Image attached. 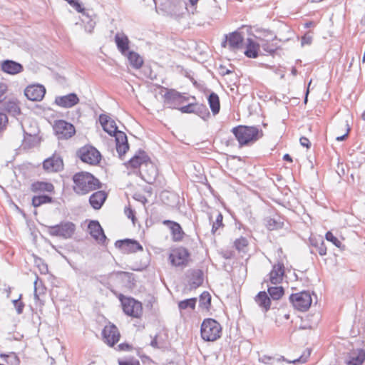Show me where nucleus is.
Returning <instances> with one entry per match:
<instances>
[{"instance_id": "1", "label": "nucleus", "mask_w": 365, "mask_h": 365, "mask_svg": "<svg viewBox=\"0 0 365 365\" xmlns=\"http://www.w3.org/2000/svg\"><path fill=\"white\" fill-rule=\"evenodd\" d=\"M99 121L105 132L114 136L116 142V150L120 157L123 155L129 148L127 136L125 133L118 130L114 120L106 114L99 116Z\"/></svg>"}, {"instance_id": "2", "label": "nucleus", "mask_w": 365, "mask_h": 365, "mask_svg": "<svg viewBox=\"0 0 365 365\" xmlns=\"http://www.w3.org/2000/svg\"><path fill=\"white\" fill-rule=\"evenodd\" d=\"M73 191L79 195H84L101 187V182L88 172H79L73 176Z\"/></svg>"}, {"instance_id": "3", "label": "nucleus", "mask_w": 365, "mask_h": 365, "mask_svg": "<svg viewBox=\"0 0 365 365\" xmlns=\"http://www.w3.org/2000/svg\"><path fill=\"white\" fill-rule=\"evenodd\" d=\"M232 133L240 146L255 142L262 135V132L254 126L239 125L232 128Z\"/></svg>"}, {"instance_id": "4", "label": "nucleus", "mask_w": 365, "mask_h": 365, "mask_svg": "<svg viewBox=\"0 0 365 365\" xmlns=\"http://www.w3.org/2000/svg\"><path fill=\"white\" fill-rule=\"evenodd\" d=\"M200 334L204 341H214L220 337L222 327L213 319H205L201 324Z\"/></svg>"}, {"instance_id": "5", "label": "nucleus", "mask_w": 365, "mask_h": 365, "mask_svg": "<svg viewBox=\"0 0 365 365\" xmlns=\"http://www.w3.org/2000/svg\"><path fill=\"white\" fill-rule=\"evenodd\" d=\"M52 126L54 134L58 140L69 139L76 133L73 125L64 120H55Z\"/></svg>"}, {"instance_id": "6", "label": "nucleus", "mask_w": 365, "mask_h": 365, "mask_svg": "<svg viewBox=\"0 0 365 365\" xmlns=\"http://www.w3.org/2000/svg\"><path fill=\"white\" fill-rule=\"evenodd\" d=\"M76 226L73 222H64L55 226L48 227V233L51 235L61 237L64 239L71 238L74 234Z\"/></svg>"}, {"instance_id": "7", "label": "nucleus", "mask_w": 365, "mask_h": 365, "mask_svg": "<svg viewBox=\"0 0 365 365\" xmlns=\"http://www.w3.org/2000/svg\"><path fill=\"white\" fill-rule=\"evenodd\" d=\"M289 299L294 308L302 312L307 311L312 302L310 293L306 291L293 294Z\"/></svg>"}, {"instance_id": "8", "label": "nucleus", "mask_w": 365, "mask_h": 365, "mask_svg": "<svg viewBox=\"0 0 365 365\" xmlns=\"http://www.w3.org/2000/svg\"><path fill=\"white\" fill-rule=\"evenodd\" d=\"M78 155L83 162L91 165L98 164L101 158L100 152L91 145H86L81 148L78 150Z\"/></svg>"}, {"instance_id": "9", "label": "nucleus", "mask_w": 365, "mask_h": 365, "mask_svg": "<svg viewBox=\"0 0 365 365\" xmlns=\"http://www.w3.org/2000/svg\"><path fill=\"white\" fill-rule=\"evenodd\" d=\"M121 301L123 309L125 314L135 318H139L142 315L143 307L140 302L133 298H125Z\"/></svg>"}, {"instance_id": "10", "label": "nucleus", "mask_w": 365, "mask_h": 365, "mask_svg": "<svg viewBox=\"0 0 365 365\" xmlns=\"http://www.w3.org/2000/svg\"><path fill=\"white\" fill-rule=\"evenodd\" d=\"M165 105L168 108H178V106L188 101V98L174 90L168 91L164 95Z\"/></svg>"}, {"instance_id": "11", "label": "nucleus", "mask_w": 365, "mask_h": 365, "mask_svg": "<svg viewBox=\"0 0 365 365\" xmlns=\"http://www.w3.org/2000/svg\"><path fill=\"white\" fill-rule=\"evenodd\" d=\"M103 341L110 346H113L120 339V333L118 328L109 323L102 331Z\"/></svg>"}, {"instance_id": "12", "label": "nucleus", "mask_w": 365, "mask_h": 365, "mask_svg": "<svg viewBox=\"0 0 365 365\" xmlns=\"http://www.w3.org/2000/svg\"><path fill=\"white\" fill-rule=\"evenodd\" d=\"M189 253L183 247H178L172 251L169 259L173 265L175 267L185 266L188 262Z\"/></svg>"}, {"instance_id": "13", "label": "nucleus", "mask_w": 365, "mask_h": 365, "mask_svg": "<svg viewBox=\"0 0 365 365\" xmlns=\"http://www.w3.org/2000/svg\"><path fill=\"white\" fill-rule=\"evenodd\" d=\"M256 38L259 40V46H262L264 51L269 53L274 52L277 45L270 42L276 38L274 34L269 31H264Z\"/></svg>"}, {"instance_id": "14", "label": "nucleus", "mask_w": 365, "mask_h": 365, "mask_svg": "<svg viewBox=\"0 0 365 365\" xmlns=\"http://www.w3.org/2000/svg\"><path fill=\"white\" fill-rule=\"evenodd\" d=\"M284 276V266L282 262H278L273 265L272 270L268 274V279L264 280V283L277 285L282 283Z\"/></svg>"}, {"instance_id": "15", "label": "nucleus", "mask_w": 365, "mask_h": 365, "mask_svg": "<svg viewBox=\"0 0 365 365\" xmlns=\"http://www.w3.org/2000/svg\"><path fill=\"white\" fill-rule=\"evenodd\" d=\"M54 103L59 107L70 108L79 103V98L76 93H71L65 96H56Z\"/></svg>"}, {"instance_id": "16", "label": "nucleus", "mask_w": 365, "mask_h": 365, "mask_svg": "<svg viewBox=\"0 0 365 365\" xmlns=\"http://www.w3.org/2000/svg\"><path fill=\"white\" fill-rule=\"evenodd\" d=\"M46 93V89L43 86L30 85L24 91V94L28 99L33 101H38L43 99Z\"/></svg>"}, {"instance_id": "17", "label": "nucleus", "mask_w": 365, "mask_h": 365, "mask_svg": "<svg viewBox=\"0 0 365 365\" xmlns=\"http://www.w3.org/2000/svg\"><path fill=\"white\" fill-rule=\"evenodd\" d=\"M115 245L123 252L133 253L143 250V247L137 241L129 239L118 240Z\"/></svg>"}, {"instance_id": "18", "label": "nucleus", "mask_w": 365, "mask_h": 365, "mask_svg": "<svg viewBox=\"0 0 365 365\" xmlns=\"http://www.w3.org/2000/svg\"><path fill=\"white\" fill-rule=\"evenodd\" d=\"M88 230L91 237L98 243L104 244L106 242V237L98 221H91L88 225Z\"/></svg>"}, {"instance_id": "19", "label": "nucleus", "mask_w": 365, "mask_h": 365, "mask_svg": "<svg viewBox=\"0 0 365 365\" xmlns=\"http://www.w3.org/2000/svg\"><path fill=\"white\" fill-rule=\"evenodd\" d=\"M140 173L142 178L148 183H150L151 181L155 180V177L157 176V168L155 165L150 161L149 157L145 162L141 171H140Z\"/></svg>"}, {"instance_id": "20", "label": "nucleus", "mask_w": 365, "mask_h": 365, "mask_svg": "<svg viewBox=\"0 0 365 365\" xmlns=\"http://www.w3.org/2000/svg\"><path fill=\"white\" fill-rule=\"evenodd\" d=\"M0 66L4 73L12 76L21 73L24 71V66L21 63L12 60L2 61Z\"/></svg>"}, {"instance_id": "21", "label": "nucleus", "mask_w": 365, "mask_h": 365, "mask_svg": "<svg viewBox=\"0 0 365 365\" xmlns=\"http://www.w3.org/2000/svg\"><path fill=\"white\" fill-rule=\"evenodd\" d=\"M225 38L226 40L222 43V46H225L227 42L231 50H237L242 48L244 38L240 33L235 31L229 36H226Z\"/></svg>"}, {"instance_id": "22", "label": "nucleus", "mask_w": 365, "mask_h": 365, "mask_svg": "<svg viewBox=\"0 0 365 365\" xmlns=\"http://www.w3.org/2000/svg\"><path fill=\"white\" fill-rule=\"evenodd\" d=\"M163 223L170 228L172 234V239L174 242H180L182 240L185 233L180 224L168 220H164Z\"/></svg>"}, {"instance_id": "23", "label": "nucleus", "mask_w": 365, "mask_h": 365, "mask_svg": "<svg viewBox=\"0 0 365 365\" xmlns=\"http://www.w3.org/2000/svg\"><path fill=\"white\" fill-rule=\"evenodd\" d=\"M63 168V160L58 154L55 153L51 157L47 158V172H59Z\"/></svg>"}, {"instance_id": "24", "label": "nucleus", "mask_w": 365, "mask_h": 365, "mask_svg": "<svg viewBox=\"0 0 365 365\" xmlns=\"http://www.w3.org/2000/svg\"><path fill=\"white\" fill-rule=\"evenodd\" d=\"M106 198L107 194L106 192L100 190L91 195L89 202L93 209L98 210L102 207Z\"/></svg>"}, {"instance_id": "25", "label": "nucleus", "mask_w": 365, "mask_h": 365, "mask_svg": "<svg viewBox=\"0 0 365 365\" xmlns=\"http://www.w3.org/2000/svg\"><path fill=\"white\" fill-rule=\"evenodd\" d=\"M148 156L144 151H139L138 154L133 156L128 162V165L133 168H140L141 171L145 162L147 160Z\"/></svg>"}, {"instance_id": "26", "label": "nucleus", "mask_w": 365, "mask_h": 365, "mask_svg": "<svg viewBox=\"0 0 365 365\" xmlns=\"http://www.w3.org/2000/svg\"><path fill=\"white\" fill-rule=\"evenodd\" d=\"M115 42L119 51L125 55L129 48V40L124 34L118 33L115 36Z\"/></svg>"}, {"instance_id": "27", "label": "nucleus", "mask_w": 365, "mask_h": 365, "mask_svg": "<svg viewBox=\"0 0 365 365\" xmlns=\"http://www.w3.org/2000/svg\"><path fill=\"white\" fill-rule=\"evenodd\" d=\"M259 43L254 41L252 38H247L245 54L248 58H255L258 56Z\"/></svg>"}, {"instance_id": "28", "label": "nucleus", "mask_w": 365, "mask_h": 365, "mask_svg": "<svg viewBox=\"0 0 365 365\" xmlns=\"http://www.w3.org/2000/svg\"><path fill=\"white\" fill-rule=\"evenodd\" d=\"M365 360V351L362 349L353 351L349 356L348 365H361Z\"/></svg>"}, {"instance_id": "29", "label": "nucleus", "mask_w": 365, "mask_h": 365, "mask_svg": "<svg viewBox=\"0 0 365 365\" xmlns=\"http://www.w3.org/2000/svg\"><path fill=\"white\" fill-rule=\"evenodd\" d=\"M255 302L264 312H267L271 305V301L265 292H260L255 297Z\"/></svg>"}, {"instance_id": "30", "label": "nucleus", "mask_w": 365, "mask_h": 365, "mask_svg": "<svg viewBox=\"0 0 365 365\" xmlns=\"http://www.w3.org/2000/svg\"><path fill=\"white\" fill-rule=\"evenodd\" d=\"M208 103L213 115L217 114L220 108L218 96L215 93H210L208 96Z\"/></svg>"}, {"instance_id": "31", "label": "nucleus", "mask_w": 365, "mask_h": 365, "mask_svg": "<svg viewBox=\"0 0 365 365\" xmlns=\"http://www.w3.org/2000/svg\"><path fill=\"white\" fill-rule=\"evenodd\" d=\"M128 59L131 66L135 68H140L143 63L142 57L138 53L133 51L128 52Z\"/></svg>"}, {"instance_id": "32", "label": "nucleus", "mask_w": 365, "mask_h": 365, "mask_svg": "<svg viewBox=\"0 0 365 365\" xmlns=\"http://www.w3.org/2000/svg\"><path fill=\"white\" fill-rule=\"evenodd\" d=\"M40 144V140L36 135H27L24 137L22 143L24 149H30L32 147L37 146Z\"/></svg>"}, {"instance_id": "33", "label": "nucleus", "mask_w": 365, "mask_h": 365, "mask_svg": "<svg viewBox=\"0 0 365 365\" xmlns=\"http://www.w3.org/2000/svg\"><path fill=\"white\" fill-rule=\"evenodd\" d=\"M81 13L83 17L82 19V21L85 24L86 31L90 34L92 33L95 28L96 22L92 19H91L88 14H86L84 9H83V11Z\"/></svg>"}, {"instance_id": "34", "label": "nucleus", "mask_w": 365, "mask_h": 365, "mask_svg": "<svg viewBox=\"0 0 365 365\" xmlns=\"http://www.w3.org/2000/svg\"><path fill=\"white\" fill-rule=\"evenodd\" d=\"M211 304V296L209 292H202L199 299V307L202 309L208 310Z\"/></svg>"}, {"instance_id": "35", "label": "nucleus", "mask_w": 365, "mask_h": 365, "mask_svg": "<svg viewBox=\"0 0 365 365\" xmlns=\"http://www.w3.org/2000/svg\"><path fill=\"white\" fill-rule=\"evenodd\" d=\"M203 282V274L200 270L192 272V276L190 280V285L192 287L196 288L202 284Z\"/></svg>"}, {"instance_id": "36", "label": "nucleus", "mask_w": 365, "mask_h": 365, "mask_svg": "<svg viewBox=\"0 0 365 365\" xmlns=\"http://www.w3.org/2000/svg\"><path fill=\"white\" fill-rule=\"evenodd\" d=\"M267 286L268 287V292L270 297L274 300H277L280 299L282 295L284 294V289L281 286H276V287H269V284H267Z\"/></svg>"}, {"instance_id": "37", "label": "nucleus", "mask_w": 365, "mask_h": 365, "mask_svg": "<svg viewBox=\"0 0 365 365\" xmlns=\"http://www.w3.org/2000/svg\"><path fill=\"white\" fill-rule=\"evenodd\" d=\"M196 302V298H190L182 300L178 302V308L180 310H185L187 309H190L191 310H193L195 308Z\"/></svg>"}, {"instance_id": "38", "label": "nucleus", "mask_w": 365, "mask_h": 365, "mask_svg": "<svg viewBox=\"0 0 365 365\" xmlns=\"http://www.w3.org/2000/svg\"><path fill=\"white\" fill-rule=\"evenodd\" d=\"M6 110L14 116L20 115V108L18 104L14 101H9L6 104Z\"/></svg>"}, {"instance_id": "39", "label": "nucleus", "mask_w": 365, "mask_h": 365, "mask_svg": "<svg viewBox=\"0 0 365 365\" xmlns=\"http://www.w3.org/2000/svg\"><path fill=\"white\" fill-rule=\"evenodd\" d=\"M247 245L248 242L245 237H241L235 241V247L240 252H245Z\"/></svg>"}, {"instance_id": "40", "label": "nucleus", "mask_w": 365, "mask_h": 365, "mask_svg": "<svg viewBox=\"0 0 365 365\" xmlns=\"http://www.w3.org/2000/svg\"><path fill=\"white\" fill-rule=\"evenodd\" d=\"M195 110L196 111H195L194 113L197 114L204 120H205L210 115V113L205 105L197 103V106H195Z\"/></svg>"}, {"instance_id": "41", "label": "nucleus", "mask_w": 365, "mask_h": 365, "mask_svg": "<svg viewBox=\"0 0 365 365\" xmlns=\"http://www.w3.org/2000/svg\"><path fill=\"white\" fill-rule=\"evenodd\" d=\"M310 356V351L308 350L307 351V353H304L300 357L296 359H294L292 361H287L284 359V356H280L279 358L277 359V361H287L288 363H297V362H300V363H305L307 361V359Z\"/></svg>"}, {"instance_id": "42", "label": "nucleus", "mask_w": 365, "mask_h": 365, "mask_svg": "<svg viewBox=\"0 0 365 365\" xmlns=\"http://www.w3.org/2000/svg\"><path fill=\"white\" fill-rule=\"evenodd\" d=\"M31 190L34 193H40L46 190V183L43 182H36L31 185Z\"/></svg>"}, {"instance_id": "43", "label": "nucleus", "mask_w": 365, "mask_h": 365, "mask_svg": "<svg viewBox=\"0 0 365 365\" xmlns=\"http://www.w3.org/2000/svg\"><path fill=\"white\" fill-rule=\"evenodd\" d=\"M222 219V215L220 212H218L215 222H213L212 227V232L213 234H215L220 227L223 226Z\"/></svg>"}, {"instance_id": "44", "label": "nucleus", "mask_w": 365, "mask_h": 365, "mask_svg": "<svg viewBox=\"0 0 365 365\" xmlns=\"http://www.w3.org/2000/svg\"><path fill=\"white\" fill-rule=\"evenodd\" d=\"M266 226L269 230H273L281 227L282 223L280 222H277L274 219L269 218L267 220Z\"/></svg>"}, {"instance_id": "45", "label": "nucleus", "mask_w": 365, "mask_h": 365, "mask_svg": "<svg viewBox=\"0 0 365 365\" xmlns=\"http://www.w3.org/2000/svg\"><path fill=\"white\" fill-rule=\"evenodd\" d=\"M46 202V195H39L34 196L32 199V205L34 207H38Z\"/></svg>"}, {"instance_id": "46", "label": "nucleus", "mask_w": 365, "mask_h": 365, "mask_svg": "<svg viewBox=\"0 0 365 365\" xmlns=\"http://www.w3.org/2000/svg\"><path fill=\"white\" fill-rule=\"evenodd\" d=\"M8 88V85L6 83L0 82V103L6 99Z\"/></svg>"}, {"instance_id": "47", "label": "nucleus", "mask_w": 365, "mask_h": 365, "mask_svg": "<svg viewBox=\"0 0 365 365\" xmlns=\"http://www.w3.org/2000/svg\"><path fill=\"white\" fill-rule=\"evenodd\" d=\"M197 106V103H190L187 106H182L179 108V110L182 113H194L195 110V106Z\"/></svg>"}, {"instance_id": "48", "label": "nucleus", "mask_w": 365, "mask_h": 365, "mask_svg": "<svg viewBox=\"0 0 365 365\" xmlns=\"http://www.w3.org/2000/svg\"><path fill=\"white\" fill-rule=\"evenodd\" d=\"M325 237L327 240L331 242L336 247H341V242L331 232H327Z\"/></svg>"}, {"instance_id": "49", "label": "nucleus", "mask_w": 365, "mask_h": 365, "mask_svg": "<svg viewBox=\"0 0 365 365\" xmlns=\"http://www.w3.org/2000/svg\"><path fill=\"white\" fill-rule=\"evenodd\" d=\"M258 360L260 363L271 365L273 364L274 358L267 355H262L259 356Z\"/></svg>"}, {"instance_id": "50", "label": "nucleus", "mask_w": 365, "mask_h": 365, "mask_svg": "<svg viewBox=\"0 0 365 365\" xmlns=\"http://www.w3.org/2000/svg\"><path fill=\"white\" fill-rule=\"evenodd\" d=\"M68 4L75 9L78 12H82V4L78 0H66Z\"/></svg>"}, {"instance_id": "51", "label": "nucleus", "mask_w": 365, "mask_h": 365, "mask_svg": "<svg viewBox=\"0 0 365 365\" xmlns=\"http://www.w3.org/2000/svg\"><path fill=\"white\" fill-rule=\"evenodd\" d=\"M7 123H8L7 116L4 113H0V132H1L2 130H4L6 128Z\"/></svg>"}, {"instance_id": "52", "label": "nucleus", "mask_w": 365, "mask_h": 365, "mask_svg": "<svg viewBox=\"0 0 365 365\" xmlns=\"http://www.w3.org/2000/svg\"><path fill=\"white\" fill-rule=\"evenodd\" d=\"M198 1L199 0H189V4L187 6V10L192 14H195Z\"/></svg>"}, {"instance_id": "53", "label": "nucleus", "mask_w": 365, "mask_h": 365, "mask_svg": "<svg viewBox=\"0 0 365 365\" xmlns=\"http://www.w3.org/2000/svg\"><path fill=\"white\" fill-rule=\"evenodd\" d=\"M124 212H125V215L129 219H131L132 221L134 222V220H135L134 211L130 207H126L125 208Z\"/></svg>"}, {"instance_id": "54", "label": "nucleus", "mask_w": 365, "mask_h": 365, "mask_svg": "<svg viewBox=\"0 0 365 365\" xmlns=\"http://www.w3.org/2000/svg\"><path fill=\"white\" fill-rule=\"evenodd\" d=\"M119 365H140L136 359H128L125 361H120Z\"/></svg>"}, {"instance_id": "55", "label": "nucleus", "mask_w": 365, "mask_h": 365, "mask_svg": "<svg viewBox=\"0 0 365 365\" xmlns=\"http://www.w3.org/2000/svg\"><path fill=\"white\" fill-rule=\"evenodd\" d=\"M299 142L301 145L306 147L307 148H309L311 146V143L309 140L306 137H301L299 139Z\"/></svg>"}, {"instance_id": "56", "label": "nucleus", "mask_w": 365, "mask_h": 365, "mask_svg": "<svg viewBox=\"0 0 365 365\" xmlns=\"http://www.w3.org/2000/svg\"><path fill=\"white\" fill-rule=\"evenodd\" d=\"M312 38L310 36L305 35L302 38L301 43L302 46L305 44H310L312 42Z\"/></svg>"}, {"instance_id": "57", "label": "nucleus", "mask_w": 365, "mask_h": 365, "mask_svg": "<svg viewBox=\"0 0 365 365\" xmlns=\"http://www.w3.org/2000/svg\"><path fill=\"white\" fill-rule=\"evenodd\" d=\"M118 350L125 351V350L129 349L130 346L128 344L122 343V344H120L118 346Z\"/></svg>"}, {"instance_id": "58", "label": "nucleus", "mask_w": 365, "mask_h": 365, "mask_svg": "<svg viewBox=\"0 0 365 365\" xmlns=\"http://www.w3.org/2000/svg\"><path fill=\"white\" fill-rule=\"evenodd\" d=\"M349 130H350V129L348 127L347 129H346V133L344 135H343L337 136L336 140L337 141H342V140H344L346 138V136L348 135Z\"/></svg>"}, {"instance_id": "59", "label": "nucleus", "mask_w": 365, "mask_h": 365, "mask_svg": "<svg viewBox=\"0 0 365 365\" xmlns=\"http://www.w3.org/2000/svg\"><path fill=\"white\" fill-rule=\"evenodd\" d=\"M150 345L154 348H159L158 342L157 340V337H155L150 342Z\"/></svg>"}, {"instance_id": "60", "label": "nucleus", "mask_w": 365, "mask_h": 365, "mask_svg": "<svg viewBox=\"0 0 365 365\" xmlns=\"http://www.w3.org/2000/svg\"><path fill=\"white\" fill-rule=\"evenodd\" d=\"M41 292L39 290V288L37 287H35V297L36 299H40Z\"/></svg>"}, {"instance_id": "61", "label": "nucleus", "mask_w": 365, "mask_h": 365, "mask_svg": "<svg viewBox=\"0 0 365 365\" xmlns=\"http://www.w3.org/2000/svg\"><path fill=\"white\" fill-rule=\"evenodd\" d=\"M319 253L322 256L325 255L327 254V249L322 246L319 249Z\"/></svg>"}, {"instance_id": "62", "label": "nucleus", "mask_w": 365, "mask_h": 365, "mask_svg": "<svg viewBox=\"0 0 365 365\" xmlns=\"http://www.w3.org/2000/svg\"><path fill=\"white\" fill-rule=\"evenodd\" d=\"M53 185L51 183L47 182V192H51L53 190Z\"/></svg>"}, {"instance_id": "63", "label": "nucleus", "mask_w": 365, "mask_h": 365, "mask_svg": "<svg viewBox=\"0 0 365 365\" xmlns=\"http://www.w3.org/2000/svg\"><path fill=\"white\" fill-rule=\"evenodd\" d=\"M283 159L284 160H286V161L292 162V159L291 156L289 154H285L283 156Z\"/></svg>"}, {"instance_id": "64", "label": "nucleus", "mask_w": 365, "mask_h": 365, "mask_svg": "<svg viewBox=\"0 0 365 365\" xmlns=\"http://www.w3.org/2000/svg\"><path fill=\"white\" fill-rule=\"evenodd\" d=\"M135 199H136L138 201H140L142 202H144L146 201V199L145 198V197H143L142 195H138V197H135Z\"/></svg>"}]
</instances>
